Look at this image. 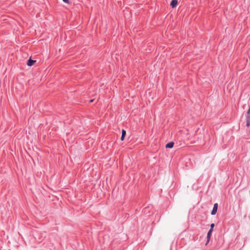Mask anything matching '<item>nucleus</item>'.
<instances>
[{"label": "nucleus", "mask_w": 250, "mask_h": 250, "mask_svg": "<svg viewBox=\"0 0 250 250\" xmlns=\"http://www.w3.org/2000/svg\"><path fill=\"white\" fill-rule=\"evenodd\" d=\"M217 208H218V204L217 203H215L213 206V209L211 211V214L212 215H215L217 210Z\"/></svg>", "instance_id": "nucleus-1"}, {"label": "nucleus", "mask_w": 250, "mask_h": 250, "mask_svg": "<svg viewBox=\"0 0 250 250\" xmlns=\"http://www.w3.org/2000/svg\"><path fill=\"white\" fill-rule=\"evenodd\" d=\"M178 4V1L177 0H172L170 3V5L172 8L175 7Z\"/></svg>", "instance_id": "nucleus-2"}, {"label": "nucleus", "mask_w": 250, "mask_h": 250, "mask_svg": "<svg viewBox=\"0 0 250 250\" xmlns=\"http://www.w3.org/2000/svg\"><path fill=\"white\" fill-rule=\"evenodd\" d=\"M173 146H174V143L172 142H170L167 143L166 145V147L168 148H171L173 147Z\"/></svg>", "instance_id": "nucleus-3"}, {"label": "nucleus", "mask_w": 250, "mask_h": 250, "mask_svg": "<svg viewBox=\"0 0 250 250\" xmlns=\"http://www.w3.org/2000/svg\"><path fill=\"white\" fill-rule=\"evenodd\" d=\"M212 231V229H209V230L208 231V234H207V243H208L209 242V240H210V236L211 235ZM207 244H206V245Z\"/></svg>", "instance_id": "nucleus-4"}, {"label": "nucleus", "mask_w": 250, "mask_h": 250, "mask_svg": "<svg viewBox=\"0 0 250 250\" xmlns=\"http://www.w3.org/2000/svg\"><path fill=\"white\" fill-rule=\"evenodd\" d=\"M35 62H36V61H33L31 59H29L27 62V64L28 66H32Z\"/></svg>", "instance_id": "nucleus-5"}, {"label": "nucleus", "mask_w": 250, "mask_h": 250, "mask_svg": "<svg viewBox=\"0 0 250 250\" xmlns=\"http://www.w3.org/2000/svg\"><path fill=\"white\" fill-rule=\"evenodd\" d=\"M125 134H126L125 131V130L123 129L122 131V136H121V140H122V141L124 140Z\"/></svg>", "instance_id": "nucleus-6"}, {"label": "nucleus", "mask_w": 250, "mask_h": 250, "mask_svg": "<svg viewBox=\"0 0 250 250\" xmlns=\"http://www.w3.org/2000/svg\"><path fill=\"white\" fill-rule=\"evenodd\" d=\"M250 124V115H247V125L249 126Z\"/></svg>", "instance_id": "nucleus-7"}, {"label": "nucleus", "mask_w": 250, "mask_h": 250, "mask_svg": "<svg viewBox=\"0 0 250 250\" xmlns=\"http://www.w3.org/2000/svg\"><path fill=\"white\" fill-rule=\"evenodd\" d=\"M214 227V224H211L210 225V229L213 230V229Z\"/></svg>", "instance_id": "nucleus-8"}, {"label": "nucleus", "mask_w": 250, "mask_h": 250, "mask_svg": "<svg viewBox=\"0 0 250 250\" xmlns=\"http://www.w3.org/2000/svg\"><path fill=\"white\" fill-rule=\"evenodd\" d=\"M64 2L68 3H69V0H62Z\"/></svg>", "instance_id": "nucleus-9"}, {"label": "nucleus", "mask_w": 250, "mask_h": 250, "mask_svg": "<svg viewBox=\"0 0 250 250\" xmlns=\"http://www.w3.org/2000/svg\"><path fill=\"white\" fill-rule=\"evenodd\" d=\"M93 100H94L93 99L91 100L90 101V103H92V102L93 101Z\"/></svg>", "instance_id": "nucleus-10"}]
</instances>
